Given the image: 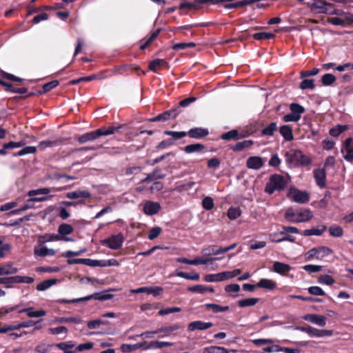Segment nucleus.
Wrapping results in <instances>:
<instances>
[{"label":"nucleus","instance_id":"f257e3e1","mask_svg":"<svg viewBox=\"0 0 353 353\" xmlns=\"http://www.w3.org/2000/svg\"><path fill=\"white\" fill-rule=\"evenodd\" d=\"M285 161L292 166L308 165L311 159L301 150L291 149L285 154Z\"/></svg>","mask_w":353,"mask_h":353},{"label":"nucleus","instance_id":"f03ea898","mask_svg":"<svg viewBox=\"0 0 353 353\" xmlns=\"http://www.w3.org/2000/svg\"><path fill=\"white\" fill-rule=\"evenodd\" d=\"M285 219L292 221H310L312 218V213L305 208L287 210L285 214Z\"/></svg>","mask_w":353,"mask_h":353},{"label":"nucleus","instance_id":"7ed1b4c3","mask_svg":"<svg viewBox=\"0 0 353 353\" xmlns=\"http://www.w3.org/2000/svg\"><path fill=\"white\" fill-rule=\"evenodd\" d=\"M286 185L285 178L280 174L272 175L267 183L265 191L271 194L276 190H283Z\"/></svg>","mask_w":353,"mask_h":353},{"label":"nucleus","instance_id":"20e7f679","mask_svg":"<svg viewBox=\"0 0 353 353\" xmlns=\"http://www.w3.org/2000/svg\"><path fill=\"white\" fill-rule=\"evenodd\" d=\"M288 197L290 200L300 203H307L310 199V195L307 191H302L294 187H291L289 189Z\"/></svg>","mask_w":353,"mask_h":353},{"label":"nucleus","instance_id":"39448f33","mask_svg":"<svg viewBox=\"0 0 353 353\" xmlns=\"http://www.w3.org/2000/svg\"><path fill=\"white\" fill-rule=\"evenodd\" d=\"M341 152L346 161H353V140L352 138L345 139L341 148Z\"/></svg>","mask_w":353,"mask_h":353},{"label":"nucleus","instance_id":"423d86ee","mask_svg":"<svg viewBox=\"0 0 353 353\" xmlns=\"http://www.w3.org/2000/svg\"><path fill=\"white\" fill-rule=\"evenodd\" d=\"M114 297L113 294H101V293H94L92 294L78 298V299H71V302L78 303L85 301H90L91 299H95L99 301H105V300H110L112 299Z\"/></svg>","mask_w":353,"mask_h":353},{"label":"nucleus","instance_id":"0eeeda50","mask_svg":"<svg viewBox=\"0 0 353 353\" xmlns=\"http://www.w3.org/2000/svg\"><path fill=\"white\" fill-rule=\"evenodd\" d=\"M52 196H41V197L30 198L27 200L26 203L23 206H21V208H19L18 209L11 210L10 212V213L12 214H18L19 212H20L21 211H25V210L32 208V206L33 205V203L34 202L45 201H47L48 199V198H51Z\"/></svg>","mask_w":353,"mask_h":353},{"label":"nucleus","instance_id":"6e6552de","mask_svg":"<svg viewBox=\"0 0 353 353\" xmlns=\"http://www.w3.org/2000/svg\"><path fill=\"white\" fill-rule=\"evenodd\" d=\"M123 238L121 234L112 236L111 237L102 241V243L107 245L112 250H117L120 248L123 244Z\"/></svg>","mask_w":353,"mask_h":353},{"label":"nucleus","instance_id":"1a4fd4ad","mask_svg":"<svg viewBox=\"0 0 353 353\" xmlns=\"http://www.w3.org/2000/svg\"><path fill=\"white\" fill-rule=\"evenodd\" d=\"M303 319L310 321L319 326H325L326 325L327 318L323 315L315 314H309L303 316Z\"/></svg>","mask_w":353,"mask_h":353},{"label":"nucleus","instance_id":"9d476101","mask_svg":"<svg viewBox=\"0 0 353 353\" xmlns=\"http://www.w3.org/2000/svg\"><path fill=\"white\" fill-rule=\"evenodd\" d=\"M212 326V323L211 322H203L201 321H195L191 322L188 325V330L190 331L194 330H205L210 328Z\"/></svg>","mask_w":353,"mask_h":353},{"label":"nucleus","instance_id":"9b49d317","mask_svg":"<svg viewBox=\"0 0 353 353\" xmlns=\"http://www.w3.org/2000/svg\"><path fill=\"white\" fill-rule=\"evenodd\" d=\"M56 253L55 250L51 248H48L43 245H37L34 248V254L37 256H53Z\"/></svg>","mask_w":353,"mask_h":353},{"label":"nucleus","instance_id":"f8f14e48","mask_svg":"<svg viewBox=\"0 0 353 353\" xmlns=\"http://www.w3.org/2000/svg\"><path fill=\"white\" fill-rule=\"evenodd\" d=\"M180 325L174 324L169 326L161 327L156 330V332L159 334V337L168 336L170 334L180 328Z\"/></svg>","mask_w":353,"mask_h":353},{"label":"nucleus","instance_id":"ddd939ff","mask_svg":"<svg viewBox=\"0 0 353 353\" xmlns=\"http://www.w3.org/2000/svg\"><path fill=\"white\" fill-rule=\"evenodd\" d=\"M332 330H319L312 326H309L307 334L310 336L315 337H325V336H330L332 335Z\"/></svg>","mask_w":353,"mask_h":353},{"label":"nucleus","instance_id":"4468645a","mask_svg":"<svg viewBox=\"0 0 353 353\" xmlns=\"http://www.w3.org/2000/svg\"><path fill=\"white\" fill-rule=\"evenodd\" d=\"M272 270L279 274L286 275L291 270V267L287 263L275 261L273 263Z\"/></svg>","mask_w":353,"mask_h":353},{"label":"nucleus","instance_id":"2eb2a0df","mask_svg":"<svg viewBox=\"0 0 353 353\" xmlns=\"http://www.w3.org/2000/svg\"><path fill=\"white\" fill-rule=\"evenodd\" d=\"M246 165L249 169L259 170L263 165V161L259 157H251L247 159Z\"/></svg>","mask_w":353,"mask_h":353},{"label":"nucleus","instance_id":"dca6fc26","mask_svg":"<svg viewBox=\"0 0 353 353\" xmlns=\"http://www.w3.org/2000/svg\"><path fill=\"white\" fill-rule=\"evenodd\" d=\"M91 194L88 190H77L73 192H68L65 197L70 199H88L90 198Z\"/></svg>","mask_w":353,"mask_h":353},{"label":"nucleus","instance_id":"f3484780","mask_svg":"<svg viewBox=\"0 0 353 353\" xmlns=\"http://www.w3.org/2000/svg\"><path fill=\"white\" fill-rule=\"evenodd\" d=\"M208 134V130L202 128H192L188 132V135L193 139L202 138L206 137Z\"/></svg>","mask_w":353,"mask_h":353},{"label":"nucleus","instance_id":"a211bd4d","mask_svg":"<svg viewBox=\"0 0 353 353\" xmlns=\"http://www.w3.org/2000/svg\"><path fill=\"white\" fill-rule=\"evenodd\" d=\"M314 177L316 180L317 185L323 188L325 185V172L323 169H317L314 172Z\"/></svg>","mask_w":353,"mask_h":353},{"label":"nucleus","instance_id":"6ab92c4d","mask_svg":"<svg viewBox=\"0 0 353 353\" xmlns=\"http://www.w3.org/2000/svg\"><path fill=\"white\" fill-rule=\"evenodd\" d=\"M279 132L287 141H291L294 139L292 129L288 125H283L281 126L279 128Z\"/></svg>","mask_w":353,"mask_h":353},{"label":"nucleus","instance_id":"aec40b11","mask_svg":"<svg viewBox=\"0 0 353 353\" xmlns=\"http://www.w3.org/2000/svg\"><path fill=\"white\" fill-rule=\"evenodd\" d=\"M160 209V205L156 202L148 201L145 203L143 210L147 214H154L159 212Z\"/></svg>","mask_w":353,"mask_h":353},{"label":"nucleus","instance_id":"412c9836","mask_svg":"<svg viewBox=\"0 0 353 353\" xmlns=\"http://www.w3.org/2000/svg\"><path fill=\"white\" fill-rule=\"evenodd\" d=\"M82 322V319L79 316H70V317H58L54 320V323H74L80 324Z\"/></svg>","mask_w":353,"mask_h":353},{"label":"nucleus","instance_id":"4be33fe9","mask_svg":"<svg viewBox=\"0 0 353 353\" xmlns=\"http://www.w3.org/2000/svg\"><path fill=\"white\" fill-rule=\"evenodd\" d=\"M18 272V269L13 265V263L8 262L0 266V275L14 274Z\"/></svg>","mask_w":353,"mask_h":353},{"label":"nucleus","instance_id":"5701e85b","mask_svg":"<svg viewBox=\"0 0 353 353\" xmlns=\"http://www.w3.org/2000/svg\"><path fill=\"white\" fill-rule=\"evenodd\" d=\"M19 312H26L27 315L30 318H37L44 316L46 314V312L43 310H39L37 311H34L32 307L25 308L19 310Z\"/></svg>","mask_w":353,"mask_h":353},{"label":"nucleus","instance_id":"b1692460","mask_svg":"<svg viewBox=\"0 0 353 353\" xmlns=\"http://www.w3.org/2000/svg\"><path fill=\"white\" fill-rule=\"evenodd\" d=\"M221 258L219 257H214V258H208V257H201L197 256L194 260H192L191 265H197L199 264H208L210 263L212 264L214 261L220 260Z\"/></svg>","mask_w":353,"mask_h":353},{"label":"nucleus","instance_id":"393cba45","mask_svg":"<svg viewBox=\"0 0 353 353\" xmlns=\"http://www.w3.org/2000/svg\"><path fill=\"white\" fill-rule=\"evenodd\" d=\"M256 285L261 288H264V289L272 290L276 288V284L275 282H274L273 281H272L270 279H261L258 282Z\"/></svg>","mask_w":353,"mask_h":353},{"label":"nucleus","instance_id":"a878e982","mask_svg":"<svg viewBox=\"0 0 353 353\" xmlns=\"http://www.w3.org/2000/svg\"><path fill=\"white\" fill-rule=\"evenodd\" d=\"M317 259L322 260L325 257L331 255L333 253V251L325 246H319L317 247Z\"/></svg>","mask_w":353,"mask_h":353},{"label":"nucleus","instance_id":"bb28decb","mask_svg":"<svg viewBox=\"0 0 353 353\" xmlns=\"http://www.w3.org/2000/svg\"><path fill=\"white\" fill-rule=\"evenodd\" d=\"M99 138L97 130L85 133L78 138L79 142L83 143Z\"/></svg>","mask_w":353,"mask_h":353},{"label":"nucleus","instance_id":"cd10ccee","mask_svg":"<svg viewBox=\"0 0 353 353\" xmlns=\"http://www.w3.org/2000/svg\"><path fill=\"white\" fill-rule=\"evenodd\" d=\"M167 62L164 59H156L149 64V68L153 72H157L161 67L166 66Z\"/></svg>","mask_w":353,"mask_h":353},{"label":"nucleus","instance_id":"c85d7f7f","mask_svg":"<svg viewBox=\"0 0 353 353\" xmlns=\"http://www.w3.org/2000/svg\"><path fill=\"white\" fill-rule=\"evenodd\" d=\"M11 282L13 283H32L34 282V279L30 276H11Z\"/></svg>","mask_w":353,"mask_h":353},{"label":"nucleus","instance_id":"c756f323","mask_svg":"<svg viewBox=\"0 0 353 353\" xmlns=\"http://www.w3.org/2000/svg\"><path fill=\"white\" fill-rule=\"evenodd\" d=\"M176 115L174 110L168 111L163 114H159L154 118L152 119L150 121L152 122L159 121H166L169 119L171 117H175Z\"/></svg>","mask_w":353,"mask_h":353},{"label":"nucleus","instance_id":"7c9ffc66","mask_svg":"<svg viewBox=\"0 0 353 353\" xmlns=\"http://www.w3.org/2000/svg\"><path fill=\"white\" fill-rule=\"evenodd\" d=\"M57 282V280L55 279H49V280H45L40 283H39L37 286V290L39 291H44L53 285L56 284Z\"/></svg>","mask_w":353,"mask_h":353},{"label":"nucleus","instance_id":"2f4dec72","mask_svg":"<svg viewBox=\"0 0 353 353\" xmlns=\"http://www.w3.org/2000/svg\"><path fill=\"white\" fill-rule=\"evenodd\" d=\"M205 305L208 310L214 313L223 312L229 310L228 306H221L214 303H206Z\"/></svg>","mask_w":353,"mask_h":353},{"label":"nucleus","instance_id":"473e14b6","mask_svg":"<svg viewBox=\"0 0 353 353\" xmlns=\"http://www.w3.org/2000/svg\"><path fill=\"white\" fill-rule=\"evenodd\" d=\"M326 228L323 225H320L316 228H313L312 229L305 230L303 232L305 236H312V235H321L325 230Z\"/></svg>","mask_w":353,"mask_h":353},{"label":"nucleus","instance_id":"72a5a7b5","mask_svg":"<svg viewBox=\"0 0 353 353\" xmlns=\"http://www.w3.org/2000/svg\"><path fill=\"white\" fill-rule=\"evenodd\" d=\"M277 130V124L275 122H272L268 126L264 128L261 131L263 136H272L274 132Z\"/></svg>","mask_w":353,"mask_h":353},{"label":"nucleus","instance_id":"f704fd0d","mask_svg":"<svg viewBox=\"0 0 353 353\" xmlns=\"http://www.w3.org/2000/svg\"><path fill=\"white\" fill-rule=\"evenodd\" d=\"M51 192V189L50 188H39L36 190H30L28 192V195L29 196H34L38 195V196H40V195H47Z\"/></svg>","mask_w":353,"mask_h":353},{"label":"nucleus","instance_id":"c9c22d12","mask_svg":"<svg viewBox=\"0 0 353 353\" xmlns=\"http://www.w3.org/2000/svg\"><path fill=\"white\" fill-rule=\"evenodd\" d=\"M259 301L257 298H248L238 301V305L241 307H250L256 305Z\"/></svg>","mask_w":353,"mask_h":353},{"label":"nucleus","instance_id":"e433bc0d","mask_svg":"<svg viewBox=\"0 0 353 353\" xmlns=\"http://www.w3.org/2000/svg\"><path fill=\"white\" fill-rule=\"evenodd\" d=\"M204 149V145L201 143L188 145L184 148V151L186 153H192L199 152Z\"/></svg>","mask_w":353,"mask_h":353},{"label":"nucleus","instance_id":"4c0bfd02","mask_svg":"<svg viewBox=\"0 0 353 353\" xmlns=\"http://www.w3.org/2000/svg\"><path fill=\"white\" fill-rule=\"evenodd\" d=\"M253 144V141L252 140H245L241 142H238L233 147V150L234 151H241L244 148H248L250 147Z\"/></svg>","mask_w":353,"mask_h":353},{"label":"nucleus","instance_id":"58836bf2","mask_svg":"<svg viewBox=\"0 0 353 353\" xmlns=\"http://www.w3.org/2000/svg\"><path fill=\"white\" fill-rule=\"evenodd\" d=\"M203 353H228V351L223 347L210 346L204 348Z\"/></svg>","mask_w":353,"mask_h":353},{"label":"nucleus","instance_id":"ea45409f","mask_svg":"<svg viewBox=\"0 0 353 353\" xmlns=\"http://www.w3.org/2000/svg\"><path fill=\"white\" fill-rule=\"evenodd\" d=\"M75 344L72 341L62 342L57 345V347L62 350L63 353L72 351L70 349L73 348Z\"/></svg>","mask_w":353,"mask_h":353},{"label":"nucleus","instance_id":"a19ab883","mask_svg":"<svg viewBox=\"0 0 353 353\" xmlns=\"http://www.w3.org/2000/svg\"><path fill=\"white\" fill-rule=\"evenodd\" d=\"M109 322L103 319H96L93 321H90L88 322V327L89 329H96L99 327L101 325H108Z\"/></svg>","mask_w":353,"mask_h":353},{"label":"nucleus","instance_id":"79ce46f5","mask_svg":"<svg viewBox=\"0 0 353 353\" xmlns=\"http://www.w3.org/2000/svg\"><path fill=\"white\" fill-rule=\"evenodd\" d=\"M205 281L207 282H216L224 281L222 272L218 274H208L205 277Z\"/></svg>","mask_w":353,"mask_h":353},{"label":"nucleus","instance_id":"37998d69","mask_svg":"<svg viewBox=\"0 0 353 353\" xmlns=\"http://www.w3.org/2000/svg\"><path fill=\"white\" fill-rule=\"evenodd\" d=\"M119 128L110 127L108 128H100L97 130L98 137L101 136H108L114 134Z\"/></svg>","mask_w":353,"mask_h":353},{"label":"nucleus","instance_id":"c03bdc74","mask_svg":"<svg viewBox=\"0 0 353 353\" xmlns=\"http://www.w3.org/2000/svg\"><path fill=\"white\" fill-rule=\"evenodd\" d=\"M176 275L179 277L192 281H197L200 278L199 274L196 272H192L191 274H189L186 272H179L176 273Z\"/></svg>","mask_w":353,"mask_h":353},{"label":"nucleus","instance_id":"a18cd8bd","mask_svg":"<svg viewBox=\"0 0 353 353\" xmlns=\"http://www.w3.org/2000/svg\"><path fill=\"white\" fill-rule=\"evenodd\" d=\"M173 343L167 341H152L148 345V348L161 349L166 346H172Z\"/></svg>","mask_w":353,"mask_h":353},{"label":"nucleus","instance_id":"49530a36","mask_svg":"<svg viewBox=\"0 0 353 353\" xmlns=\"http://www.w3.org/2000/svg\"><path fill=\"white\" fill-rule=\"evenodd\" d=\"M85 265L91 267H104L107 265V261H105L92 260L90 259H85Z\"/></svg>","mask_w":353,"mask_h":353},{"label":"nucleus","instance_id":"de8ad7c7","mask_svg":"<svg viewBox=\"0 0 353 353\" xmlns=\"http://www.w3.org/2000/svg\"><path fill=\"white\" fill-rule=\"evenodd\" d=\"M290 111L294 113L299 118L301 117V114L304 112L305 109L303 106L297 103H292L290 105Z\"/></svg>","mask_w":353,"mask_h":353},{"label":"nucleus","instance_id":"09e8293b","mask_svg":"<svg viewBox=\"0 0 353 353\" xmlns=\"http://www.w3.org/2000/svg\"><path fill=\"white\" fill-rule=\"evenodd\" d=\"M300 88L302 90L310 89L314 90L315 85L313 79H304L300 83Z\"/></svg>","mask_w":353,"mask_h":353},{"label":"nucleus","instance_id":"8fccbe9b","mask_svg":"<svg viewBox=\"0 0 353 353\" xmlns=\"http://www.w3.org/2000/svg\"><path fill=\"white\" fill-rule=\"evenodd\" d=\"M239 133L236 130H232L229 132H227L221 135V139L223 140H231V139H239Z\"/></svg>","mask_w":353,"mask_h":353},{"label":"nucleus","instance_id":"3c124183","mask_svg":"<svg viewBox=\"0 0 353 353\" xmlns=\"http://www.w3.org/2000/svg\"><path fill=\"white\" fill-rule=\"evenodd\" d=\"M37 148L34 146H26L18 152L15 156L21 157L28 154H34Z\"/></svg>","mask_w":353,"mask_h":353},{"label":"nucleus","instance_id":"603ef678","mask_svg":"<svg viewBox=\"0 0 353 353\" xmlns=\"http://www.w3.org/2000/svg\"><path fill=\"white\" fill-rule=\"evenodd\" d=\"M241 215V210L239 208L232 207L228 211V216L230 219H236Z\"/></svg>","mask_w":353,"mask_h":353},{"label":"nucleus","instance_id":"864d4df0","mask_svg":"<svg viewBox=\"0 0 353 353\" xmlns=\"http://www.w3.org/2000/svg\"><path fill=\"white\" fill-rule=\"evenodd\" d=\"M329 231H330V235L332 236L339 237V236H341L343 234L342 228L337 225H332L330 228Z\"/></svg>","mask_w":353,"mask_h":353},{"label":"nucleus","instance_id":"5fc2aeb1","mask_svg":"<svg viewBox=\"0 0 353 353\" xmlns=\"http://www.w3.org/2000/svg\"><path fill=\"white\" fill-rule=\"evenodd\" d=\"M274 34L271 32H258L254 34V38L256 40L270 39L274 37Z\"/></svg>","mask_w":353,"mask_h":353},{"label":"nucleus","instance_id":"6e6d98bb","mask_svg":"<svg viewBox=\"0 0 353 353\" xmlns=\"http://www.w3.org/2000/svg\"><path fill=\"white\" fill-rule=\"evenodd\" d=\"M336 81V77L332 74H325L321 78L322 83L324 85H330Z\"/></svg>","mask_w":353,"mask_h":353},{"label":"nucleus","instance_id":"4d7b16f0","mask_svg":"<svg viewBox=\"0 0 353 353\" xmlns=\"http://www.w3.org/2000/svg\"><path fill=\"white\" fill-rule=\"evenodd\" d=\"M202 206L206 210H210L214 207V201L210 196H205L202 201Z\"/></svg>","mask_w":353,"mask_h":353},{"label":"nucleus","instance_id":"13d9d810","mask_svg":"<svg viewBox=\"0 0 353 353\" xmlns=\"http://www.w3.org/2000/svg\"><path fill=\"white\" fill-rule=\"evenodd\" d=\"M218 248L216 245H209L208 247L202 250V253L205 256L217 255L216 253Z\"/></svg>","mask_w":353,"mask_h":353},{"label":"nucleus","instance_id":"bf43d9fd","mask_svg":"<svg viewBox=\"0 0 353 353\" xmlns=\"http://www.w3.org/2000/svg\"><path fill=\"white\" fill-rule=\"evenodd\" d=\"M48 332L52 335H57L62 333L66 334L68 332V329L65 326H59L57 327L49 328Z\"/></svg>","mask_w":353,"mask_h":353},{"label":"nucleus","instance_id":"052dcab7","mask_svg":"<svg viewBox=\"0 0 353 353\" xmlns=\"http://www.w3.org/2000/svg\"><path fill=\"white\" fill-rule=\"evenodd\" d=\"M73 229L69 224H61L59 228V233L61 235H67L72 232Z\"/></svg>","mask_w":353,"mask_h":353},{"label":"nucleus","instance_id":"680f3d73","mask_svg":"<svg viewBox=\"0 0 353 353\" xmlns=\"http://www.w3.org/2000/svg\"><path fill=\"white\" fill-rule=\"evenodd\" d=\"M57 142L56 141L46 140V141H41L38 145V148L41 150H43L47 148L54 147V146L57 145Z\"/></svg>","mask_w":353,"mask_h":353},{"label":"nucleus","instance_id":"e2e57ef3","mask_svg":"<svg viewBox=\"0 0 353 353\" xmlns=\"http://www.w3.org/2000/svg\"><path fill=\"white\" fill-rule=\"evenodd\" d=\"M241 270L239 269H235L233 271H225L223 272L222 274L224 278V281L227 279H230L232 278H234L237 275L240 274Z\"/></svg>","mask_w":353,"mask_h":353},{"label":"nucleus","instance_id":"0e129e2a","mask_svg":"<svg viewBox=\"0 0 353 353\" xmlns=\"http://www.w3.org/2000/svg\"><path fill=\"white\" fill-rule=\"evenodd\" d=\"M318 281L320 283L327 285H330L334 282V279L329 275H321L318 279Z\"/></svg>","mask_w":353,"mask_h":353},{"label":"nucleus","instance_id":"69168bd1","mask_svg":"<svg viewBox=\"0 0 353 353\" xmlns=\"http://www.w3.org/2000/svg\"><path fill=\"white\" fill-rule=\"evenodd\" d=\"M347 129L345 125H338L330 130V134L332 137H338L341 133Z\"/></svg>","mask_w":353,"mask_h":353},{"label":"nucleus","instance_id":"338daca9","mask_svg":"<svg viewBox=\"0 0 353 353\" xmlns=\"http://www.w3.org/2000/svg\"><path fill=\"white\" fill-rule=\"evenodd\" d=\"M308 292L310 294L316 295V296H323L325 295V292L319 286H311L308 288Z\"/></svg>","mask_w":353,"mask_h":353},{"label":"nucleus","instance_id":"774afa93","mask_svg":"<svg viewBox=\"0 0 353 353\" xmlns=\"http://www.w3.org/2000/svg\"><path fill=\"white\" fill-rule=\"evenodd\" d=\"M301 118H299V116H296L294 113L291 112L283 117V121L284 122H297Z\"/></svg>","mask_w":353,"mask_h":353}]
</instances>
